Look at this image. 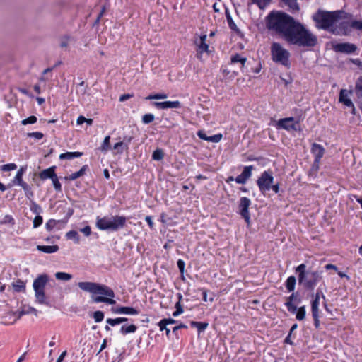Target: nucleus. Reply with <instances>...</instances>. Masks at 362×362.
Segmentation results:
<instances>
[{
    "label": "nucleus",
    "instance_id": "1",
    "mask_svg": "<svg viewBox=\"0 0 362 362\" xmlns=\"http://www.w3.org/2000/svg\"><path fill=\"white\" fill-rule=\"evenodd\" d=\"M266 26L289 45L299 47H313L317 37L300 22L280 11H272L266 17Z\"/></svg>",
    "mask_w": 362,
    "mask_h": 362
},
{
    "label": "nucleus",
    "instance_id": "2",
    "mask_svg": "<svg viewBox=\"0 0 362 362\" xmlns=\"http://www.w3.org/2000/svg\"><path fill=\"white\" fill-rule=\"evenodd\" d=\"M78 286L81 290L92 294L91 300L93 303H105L109 305L116 303V301L112 299L115 296L114 291L106 285L95 282L82 281L78 284Z\"/></svg>",
    "mask_w": 362,
    "mask_h": 362
},
{
    "label": "nucleus",
    "instance_id": "3",
    "mask_svg": "<svg viewBox=\"0 0 362 362\" xmlns=\"http://www.w3.org/2000/svg\"><path fill=\"white\" fill-rule=\"evenodd\" d=\"M348 13L342 10L334 11H326L318 10L313 16V21L316 23L319 28L331 32L332 28L339 21L346 18Z\"/></svg>",
    "mask_w": 362,
    "mask_h": 362
},
{
    "label": "nucleus",
    "instance_id": "4",
    "mask_svg": "<svg viewBox=\"0 0 362 362\" xmlns=\"http://www.w3.org/2000/svg\"><path fill=\"white\" fill-rule=\"evenodd\" d=\"M296 272L298 274V284L306 290H314L317 283L322 279L320 272L306 270L305 264L298 265L296 268Z\"/></svg>",
    "mask_w": 362,
    "mask_h": 362
},
{
    "label": "nucleus",
    "instance_id": "5",
    "mask_svg": "<svg viewBox=\"0 0 362 362\" xmlns=\"http://www.w3.org/2000/svg\"><path fill=\"white\" fill-rule=\"evenodd\" d=\"M127 218L121 216L98 217L96 227L101 230L117 231L126 226Z\"/></svg>",
    "mask_w": 362,
    "mask_h": 362
},
{
    "label": "nucleus",
    "instance_id": "6",
    "mask_svg": "<svg viewBox=\"0 0 362 362\" xmlns=\"http://www.w3.org/2000/svg\"><path fill=\"white\" fill-rule=\"evenodd\" d=\"M271 55L272 60L277 64H280L287 69L291 67L289 60L290 53L284 48L279 42H273L271 47Z\"/></svg>",
    "mask_w": 362,
    "mask_h": 362
},
{
    "label": "nucleus",
    "instance_id": "7",
    "mask_svg": "<svg viewBox=\"0 0 362 362\" xmlns=\"http://www.w3.org/2000/svg\"><path fill=\"white\" fill-rule=\"evenodd\" d=\"M47 281V275L41 274L34 280L33 286L35 291L36 301L40 304L49 305V303L46 300L45 293V288Z\"/></svg>",
    "mask_w": 362,
    "mask_h": 362
},
{
    "label": "nucleus",
    "instance_id": "8",
    "mask_svg": "<svg viewBox=\"0 0 362 362\" xmlns=\"http://www.w3.org/2000/svg\"><path fill=\"white\" fill-rule=\"evenodd\" d=\"M277 129H283L286 131H300V124L298 120H296L294 117H286L280 119L276 123Z\"/></svg>",
    "mask_w": 362,
    "mask_h": 362
},
{
    "label": "nucleus",
    "instance_id": "9",
    "mask_svg": "<svg viewBox=\"0 0 362 362\" xmlns=\"http://www.w3.org/2000/svg\"><path fill=\"white\" fill-rule=\"evenodd\" d=\"M274 180L272 173L264 171L257 181V185L262 192H268L271 189V185Z\"/></svg>",
    "mask_w": 362,
    "mask_h": 362
},
{
    "label": "nucleus",
    "instance_id": "10",
    "mask_svg": "<svg viewBox=\"0 0 362 362\" xmlns=\"http://www.w3.org/2000/svg\"><path fill=\"white\" fill-rule=\"evenodd\" d=\"M351 31V22L342 21L337 22L334 27L332 28L331 33L334 35H347Z\"/></svg>",
    "mask_w": 362,
    "mask_h": 362
},
{
    "label": "nucleus",
    "instance_id": "11",
    "mask_svg": "<svg viewBox=\"0 0 362 362\" xmlns=\"http://www.w3.org/2000/svg\"><path fill=\"white\" fill-rule=\"evenodd\" d=\"M333 49L337 52L351 54L357 49V47L354 44L343 42L334 45Z\"/></svg>",
    "mask_w": 362,
    "mask_h": 362
},
{
    "label": "nucleus",
    "instance_id": "12",
    "mask_svg": "<svg viewBox=\"0 0 362 362\" xmlns=\"http://www.w3.org/2000/svg\"><path fill=\"white\" fill-rule=\"evenodd\" d=\"M249 207V199L242 197L240 201L239 209L241 216L244 218L245 222L249 225V213L247 209Z\"/></svg>",
    "mask_w": 362,
    "mask_h": 362
},
{
    "label": "nucleus",
    "instance_id": "13",
    "mask_svg": "<svg viewBox=\"0 0 362 362\" xmlns=\"http://www.w3.org/2000/svg\"><path fill=\"white\" fill-rule=\"evenodd\" d=\"M324 147L319 144L314 143L311 146V153L314 155V159L321 160L322 158L325 154Z\"/></svg>",
    "mask_w": 362,
    "mask_h": 362
},
{
    "label": "nucleus",
    "instance_id": "14",
    "mask_svg": "<svg viewBox=\"0 0 362 362\" xmlns=\"http://www.w3.org/2000/svg\"><path fill=\"white\" fill-rule=\"evenodd\" d=\"M197 136L202 140L213 142V143H218L222 139L221 134H214L213 136H208L206 135V132H204L202 130H199L197 132Z\"/></svg>",
    "mask_w": 362,
    "mask_h": 362
},
{
    "label": "nucleus",
    "instance_id": "15",
    "mask_svg": "<svg viewBox=\"0 0 362 362\" xmlns=\"http://www.w3.org/2000/svg\"><path fill=\"white\" fill-rule=\"evenodd\" d=\"M154 105L160 109L180 108L181 107L180 103L178 100L156 102Z\"/></svg>",
    "mask_w": 362,
    "mask_h": 362
},
{
    "label": "nucleus",
    "instance_id": "16",
    "mask_svg": "<svg viewBox=\"0 0 362 362\" xmlns=\"http://www.w3.org/2000/svg\"><path fill=\"white\" fill-rule=\"evenodd\" d=\"M226 17L227 19V22L228 24L229 28L236 33L238 35H239L240 37H243V33L239 30L236 24L234 23L228 10L226 8Z\"/></svg>",
    "mask_w": 362,
    "mask_h": 362
},
{
    "label": "nucleus",
    "instance_id": "17",
    "mask_svg": "<svg viewBox=\"0 0 362 362\" xmlns=\"http://www.w3.org/2000/svg\"><path fill=\"white\" fill-rule=\"evenodd\" d=\"M55 166H52L49 168L45 169L39 173V177L42 180H45L47 179H52L55 177Z\"/></svg>",
    "mask_w": 362,
    "mask_h": 362
},
{
    "label": "nucleus",
    "instance_id": "18",
    "mask_svg": "<svg viewBox=\"0 0 362 362\" xmlns=\"http://www.w3.org/2000/svg\"><path fill=\"white\" fill-rule=\"evenodd\" d=\"M296 299V296L293 293L289 297H288L285 305L288 312L291 313H295L297 310V306L293 303V301Z\"/></svg>",
    "mask_w": 362,
    "mask_h": 362
},
{
    "label": "nucleus",
    "instance_id": "19",
    "mask_svg": "<svg viewBox=\"0 0 362 362\" xmlns=\"http://www.w3.org/2000/svg\"><path fill=\"white\" fill-rule=\"evenodd\" d=\"M115 313L117 314H127V315H137L139 314V310L132 307H119L116 308L115 310Z\"/></svg>",
    "mask_w": 362,
    "mask_h": 362
},
{
    "label": "nucleus",
    "instance_id": "20",
    "mask_svg": "<svg viewBox=\"0 0 362 362\" xmlns=\"http://www.w3.org/2000/svg\"><path fill=\"white\" fill-rule=\"evenodd\" d=\"M206 35H203L200 37L199 43L197 44L198 49L197 52L199 54H202L203 52H208L209 51V45L206 43Z\"/></svg>",
    "mask_w": 362,
    "mask_h": 362
},
{
    "label": "nucleus",
    "instance_id": "21",
    "mask_svg": "<svg viewBox=\"0 0 362 362\" xmlns=\"http://www.w3.org/2000/svg\"><path fill=\"white\" fill-rule=\"evenodd\" d=\"M37 250L45 253H54L59 250V246L54 245H37Z\"/></svg>",
    "mask_w": 362,
    "mask_h": 362
},
{
    "label": "nucleus",
    "instance_id": "22",
    "mask_svg": "<svg viewBox=\"0 0 362 362\" xmlns=\"http://www.w3.org/2000/svg\"><path fill=\"white\" fill-rule=\"evenodd\" d=\"M88 170V166L87 165H85L78 171L69 175V176L66 177L65 179L69 180H74L83 176Z\"/></svg>",
    "mask_w": 362,
    "mask_h": 362
},
{
    "label": "nucleus",
    "instance_id": "23",
    "mask_svg": "<svg viewBox=\"0 0 362 362\" xmlns=\"http://www.w3.org/2000/svg\"><path fill=\"white\" fill-rule=\"evenodd\" d=\"M249 177V166H245L243 173L235 179L237 183L244 184Z\"/></svg>",
    "mask_w": 362,
    "mask_h": 362
},
{
    "label": "nucleus",
    "instance_id": "24",
    "mask_svg": "<svg viewBox=\"0 0 362 362\" xmlns=\"http://www.w3.org/2000/svg\"><path fill=\"white\" fill-rule=\"evenodd\" d=\"M26 170L25 166H22L18 170L14 179L13 180V184L15 185H19L24 181L23 180V175Z\"/></svg>",
    "mask_w": 362,
    "mask_h": 362
},
{
    "label": "nucleus",
    "instance_id": "25",
    "mask_svg": "<svg viewBox=\"0 0 362 362\" xmlns=\"http://www.w3.org/2000/svg\"><path fill=\"white\" fill-rule=\"evenodd\" d=\"M247 57L243 56L239 54H235L234 55H232L231 58H230V62L232 64L240 63L241 64V67L245 66V64L247 62Z\"/></svg>",
    "mask_w": 362,
    "mask_h": 362
},
{
    "label": "nucleus",
    "instance_id": "26",
    "mask_svg": "<svg viewBox=\"0 0 362 362\" xmlns=\"http://www.w3.org/2000/svg\"><path fill=\"white\" fill-rule=\"evenodd\" d=\"M83 155L82 152H66L61 153L59 155V159L61 160H72L75 158L81 157Z\"/></svg>",
    "mask_w": 362,
    "mask_h": 362
},
{
    "label": "nucleus",
    "instance_id": "27",
    "mask_svg": "<svg viewBox=\"0 0 362 362\" xmlns=\"http://www.w3.org/2000/svg\"><path fill=\"white\" fill-rule=\"evenodd\" d=\"M190 325L192 327H196L197 329L198 333L200 334L208 327L209 324L207 322H203L191 321Z\"/></svg>",
    "mask_w": 362,
    "mask_h": 362
},
{
    "label": "nucleus",
    "instance_id": "28",
    "mask_svg": "<svg viewBox=\"0 0 362 362\" xmlns=\"http://www.w3.org/2000/svg\"><path fill=\"white\" fill-rule=\"evenodd\" d=\"M344 95H346V90L341 89L339 93V100L344 105L349 107H354V103L351 99H344Z\"/></svg>",
    "mask_w": 362,
    "mask_h": 362
},
{
    "label": "nucleus",
    "instance_id": "29",
    "mask_svg": "<svg viewBox=\"0 0 362 362\" xmlns=\"http://www.w3.org/2000/svg\"><path fill=\"white\" fill-rule=\"evenodd\" d=\"M296 283V277L294 276H289L286 281L285 286L286 289L290 292L293 291L295 289Z\"/></svg>",
    "mask_w": 362,
    "mask_h": 362
},
{
    "label": "nucleus",
    "instance_id": "30",
    "mask_svg": "<svg viewBox=\"0 0 362 362\" xmlns=\"http://www.w3.org/2000/svg\"><path fill=\"white\" fill-rule=\"evenodd\" d=\"M34 314L35 316L37 315V310L33 307H23L21 310L18 312V318H20L23 315L27 314Z\"/></svg>",
    "mask_w": 362,
    "mask_h": 362
},
{
    "label": "nucleus",
    "instance_id": "31",
    "mask_svg": "<svg viewBox=\"0 0 362 362\" xmlns=\"http://www.w3.org/2000/svg\"><path fill=\"white\" fill-rule=\"evenodd\" d=\"M137 329V327L134 325H130L129 326L122 325L120 329V332L122 334H127L129 333H134Z\"/></svg>",
    "mask_w": 362,
    "mask_h": 362
},
{
    "label": "nucleus",
    "instance_id": "32",
    "mask_svg": "<svg viewBox=\"0 0 362 362\" xmlns=\"http://www.w3.org/2000/svg\"><path fill=\"white\" fill-rule=\"evenodd\" d=\"M66 237L69 240H74V243L78 244L80 242V237L77 231L70 230L66 234Z\"/></svg>",
    "mask_w": 362,
    "mask_h": 362
},
{
    "label": "nucleus",
    "instance_id": "33",
    "mask_svg": "<svg viewBox=\"0 0 362 362\" xmlns=\"http://www.w3.org/2000/svg\"><path fill=\"white\" fill-rule=\"evenodd\" d=\"M13 288L15 291L21 292L25 291V284L24 283L23 281L18 279L16 282L13 283Z\"/></svg>",
    "mask_w": 362,
    "mask_h": 362
},
{
    "label": "nucleus",
    "instance_id": "34",
    "mask_svg": "<svg viewBox=\"0 0 362 362\" xmlns=\"http://www.w3.org/2000/svg\"><path fill=\"white\" fill-rule=\"evenodd\" d=\"M286 5L293 11H298L300 8L298 4L296 2L297 0H281Z\"/></svg>",
    "mask_w": 362,
    "mask_h": 362
},
{
    "label": "nucleus",
    "instance_id": "35",
    "mask_svg": "<svg viewBox=\"0 0 362 362\" xmlns=\"http://www.w3.org/2000/svg\"><path fill=\"white\" fill-rule=\"evenodd\" d=\"M128 319L126 318V317H117V318H115V319H112V318H107L106 320V322L108 325H111V326H115L117 325H119V324H121L122 322H124L126 321H127Z\"/></svg>",
    "mask_w": 362,
    "mask_h": 362
},
{
    "label": "nucleus",
    "instance_id": "36",
    "mask_svg": "<svg viewBox=\"0 0 362 362\" xmlns=\"http://www.w3.org/2000/svg\"><path fill=\"white\" fill-rule=\"evenodd\" d=\"M175 323H176V320L173 318H164L158 322V325L160 330L163 331L165 325H171Z\"/></svg>",
    "mask_w": 362,
    "mask_h": 362
},
{
    "label": "nucleus",
    "instance_id": "37",
    "mask_svg": "<svg viewBox=\"0 0 362 362\" xmlns=\"http://www.w3.org/2000/svg\"><path fill=\"white\" fill-rule=\"evenodd\" d=\"M55 278L60 281H69L72 279V275L65 272H57L55 274Z\"/></svg>",
    "mask_w": 362,
    "mask_h": 362
},
{
    "label": "nucleus",
    "instance_id": "38",
    "mask_svg": "<svg viewBox=\"0 0 362 362\" xmlns=\"http://www.w3.org/2000/svg\"><path fill=\"white\" fill-rule=\"evenodd\" d=\"M295 313H296V318L298 320H300V321L303 320L305 317V313H306L305 307L301 306L299 308H297V310Z\"/></svg>",
    "mask_w": 362,
    "mask_h": 362
},
{
    "label": "nucleus",
    "instance_id": "39",
    "mask_svg": "<svg viewBox=\"0 0 362 362\" xmlns=\"http://www.w3.org/2000/svg\"><path fill=\"white\" fill-rule=\"evenodd\" d=\"M355 90L358 98H362V76L356 82Z\"/></svg>",
    "mask_w": 362,
    "mask_h": 362
},
{
    "label": "nucleus",
    "instance_id": "40",
    "mask_svg": "<svg viewBox=\"0 0 362 362\" xmlns=\"http://www.w3.org/2000/svg\"><path fill=\"white\" fill-rule=\"evenodd\" d=\"M110 136H106L103 140V142L100 146V150L103 152H107L110 148Z\"/></svg>",
    "mask_w": 362,
    "mask_h": 362
},
{
    "label": "nucleus",
    "instance_id": "41",
    "mask_svg": "<svg viewBox=\"0 0 362 362\" xmlns=\"http://www.w3.org/2000/svg\"><path fill=\"white\" fill-rule=\"evenodd\" d=\"M252 3L256 4L260 9H264L272 1V0H250Z\"/></svg>",
    "mask_w": 362,
    "mask_h": 362
},
{
    "label": "nucleus",
    "instance_id": "42",
    "mask_svg": "<svg viewBox=\"0 0 362 362\" xmlns=\"http://www.w3.org/2000/svg\"><path fill=\"white\" fill-rule=\"evenodd\" d=\"M164 157V153L162 149L158 148L153 152L152 158L155 160H160Z\"/></svg>",
    "mask_w": 362,
    "mask_h": 362
},
{
    "label": "nucleus",
    "instance_id": "43",
    "mask_svg": "<svg viewBox=\"0 0 362 362\" xmlns=\"http://www.w3.org/2000/svg\"><path fill=\"white\" fill-rule=\"evenodd\" d=\"M320 298H322L324 300H326L325 296L324 295L322 290L320 288H318L314 296V299L312 301H316L317 303L320 304Z\"/></svg>",
    "mask_w": 362,
    "mask_h": 362
},
{
    "label": "nucleus",
    "instance_id": "44",
    "mask_svg": "<svg viewBox=\"0 0 362 362\" xmlns=\"http://www.w3.org/2000/svg\"><path fill=\"white\" fill-rule=\"evenodd\" d=\"M61 221H57L54 219H49L45 224V228L48 231H51L58 223Z\"/></svg>",
    "mask_w": 362,
    "mask_h": 362
},
{
    "label": "nucleus",
    "instance_id": "45",
    "mask_svg": "<svg viewBox=\"0 0 362 362\" xmlns=\"http://www.w3.org/2000/svg\"><path fill=\"white\" fill-rule=\"evenodd\" d=\"M319 305L320 304L317 303L316 301L311 302V311L313 316H320Z\"/></svg>",
    "mask_w": 362,
    "mask_h": 362
},
{
    "label": "nucleus",
    "instance_id": "46",
    "mask_svg": "<svg viewBox=\"0 0 362 362\" xmlns=\"http://www.w3.org/2000/svg\"><path fill=\"white\" fill-rule=\"evenodd\" d=\"M168 98V95L165 93H156L154 95H148L146 99L147 100H160L165 99Z\"/></svg>",
    "mask_w": 362,
    "mask_h": 362
},
{
    "label": "nucleus",
    "instance_id": "47",
    "mask_svg": "<svg viewBox=\"0 0 362 362\" xmlns=\"http://www.w3.org/2000/svg\"><path fill=\"white\" fill-rule=\"evenodd\" d=\"M93 317L95 322H100L104 319V313L102 311L98 310L93 313Z\"/></svg>",
    "mask_w": 362,
    "mask_h": 362
},
{
    "label": "nucleus",
    "instance_id": "48",
    "mask_svg": "<svg viewBox=\"0 0 362 362\" xmlns=\"http://www.w3.org/2000/svg\"><path fill=\"white\" fill-rule=\"evenodd\" d=\"M37 117L35 116H34V115H32V116L28 117L26 119H23L21 121V124L23 125H27V124H35L37 122Z\"/></svg>",
    "mask_w": 362,
    "mask_h": 362
},
{
    "label": "nucleus",
    "instance_id": "49",
    "mask_svg": "<svg viewBox=\"0 0 362 362\" xmlns=\"http://www.w3.org/2000/svg\"><path fill=\"white\" fill-rule=\"evenodd\" d=\"M154 119H155V117L153 114H151V113L145 114L142 117V122L144 124H149V123H151L154 120Z\"/></svg>",
    "mask_w": 362,
    "mask_h": 362
},
{
    "label": "nucleus",
    "instance_id": "50",
    "mask_svg": "<svg viewBox=\"0 0 362 362\" xmlns=\"http://www.w3.org/2000/svg\"><path fill=\"white\" fill-rule=\"evenodd\" d=\"M176 310L173 313V317H177L183 313V308L180 301L175 304Z\"/></svg>",
    "mask_w": 362,
    "mask_h": 362
},
{
    "label": "nucleus",
    "instance_id": "51",
    "mask_svg": "<svg viewBox=\"0 0 362 362\" xmlns=\"http://www.w3.org/2000/svg\"><path fill=\"white\" fill-rule=\"evenodd\" d=\"M71 37L69 36H63L60 40V47L62 48L67 47Z\"/></svg>",
    "mask_w": 362,
    "mask_h": 362
},
{
    "label": "nucleus",
    "instance_id": "52",
    "mask_svg": "<svg viewBox=\"0 0 362 362\" xmlns=\"http://www.w3.org/2000/svg\"><path fill=\"white\" fill-rule=\"evenodd\" d=\"M30 210L35 214L39 215L42 209L37 203L33 202L32 205L30 206Z\"/></svg>",
    "mask_w": 362,
    "mask_h": 362
},
{
    "label": "nucleus",
    "instance_id": "53",
    "mask_svg": "<svg viewBox=\"0 0 362 362\" xmlns=\"http://www.w3.org/2000/svg\"><path fill=\"white\" fill-rule=\"evenodd\" d=\"M52 183H53L54 189L57 191L60 192L62 190V185H61V183L59 181V179H58L57 175H55V177H54L52 179Z\"/></svg>",
    "mask_w": 362,
    "mask_h": 362
},
{
    "label": "nucleus",
    "instance_id": "54",
    "mask_svg": "<svg viewBox=\"0 0 362 362\" xmlns=\"http://www.w3.org/2000/svg\"><path fill=\"white\" fill-rule=\"evenodd\" d=\"M351 29L362 30V21H352L351 22Z\"/></svg>",
    "mask_w": 362,
    "mask_h": 362
},
{
    "label": "nucleus",
    "instance_id": "55",
    "mask_svg": "<svg viewBox=\"0 0 362 362\" xmlns=\"http://www.w3.org/2000/svg\"><path fill=\"white\" fill-rule=\"evenodd\" d=\"M17 168V165L15 163H8L1 166V170L3 171H11Z\"/></svg>",
    "mask_w": 362,
    "mask_h": 362
},
{
    "label": "nucleus",
    "instance_id": "56",
    "mask_svg": "<svg viewBox=\"0 0 362 362\" xmlns=\"http://www.w3.org/2000/svg\"><path fill=\"white\" fill-rule=\"evenodd\" d=\"M27 136L28 137H33L37 140H40L41 139L43 138L44 136V134L41 132H29L27 134Z\"/></svg>",
    "mask_w": 362,
    "mask_h": 362
},
{
    "label": "nucleus",
    "instance_id": "57",
    "mask_svg": "<svg viewBox=\"0 0 362 362\" xmlns=\"http://www.w3.org/2000/svg\"><path fill=\"white\" fill-rule=\"evenodd\" d=\"M42 217L40 215H37L33 220V228H36L42 223Z\"/></svg>",
    "mask_w": 362,
    "mask_h": 362
},
{
    "label": "nucleus",
    "instance_id": "58",
    "mask_svg": "<svg viewBox=\"0 0 362 362\" xmlns=\"http://www.w3.org/2000/svg\"><path fill=\"white\" fill-rule=\"evenodd\" d=\"M320 160H317L314 159L313 163L310 168V173H317L320 168Z\"/></svg>",
    "mask_w": 362,
    "mask_h": 362
},
{
    "label": "nucleus",
    "instance_id": "59",
    "mask_svg": "<svg viewBox=\"0 0 362 362\" xmlns=\"http://www.w3.org/2000/svg\"><path fill=\"white\" fill-rule=\"evenodd\" d=\"M177 264V267H178L180 273L182 274H183L184 272H185V262L182 259H178Z\"/></svg>",
    "mask_w": 362,
    "mask_h": 362
},
{
    "label": "nucleus",
    "instance_id": "60",
    "mask_svg": "<svg viewBox=\"0 0 362 362\" xmlns=\"http://www.w3.org/2000/svg\"><path fill=\"white\" fill-rule=\"evenodd\" d=\"M132 140V136H125L124 138V141L122 142H124V149L125 150H127L129 148V144L131 143Z\"/></svg>",
    "mask_w": 362,
    "mask_h": 362
},
{
    "label": "nucleus",
    "instance_id": "61",
    "mask_svg": "<svg viewBox=\"0 0 362 362\" xmlns=\"http://www.w3.org/2000/svg\"><path fill=\"white\" fill-rule=\"evenodd\" d=\"M133 96H134L133 94H129V93L123 94V95H120L119 100V102H124V101L132 98Z\"/></svg>",
    "mask_w": 362,
    "mask_h": 362
},
{
    "label": "nucleus",
    "instance_id": "62",
    "mask_svg": "<svg viewBox=\"0 0 362 362\" xmlns=\"http://www.w3.org/2000/svg\"><path fill=\"white\" fill-rule=\"evenodd\" d=\"M81 232L83 233L86 236H89L91 233V228L89 226H85L81 229Z\"/></svg>",
    "mask_w": 362,
    "mask_h": 362
},
{
    "label": "nucleus",
    "instance_id": "63",
    "mask_svg": "<svg viewBox=\"0 0 362 362\" xmlns=\"http://www.w3.org/2000/svg\"><path fill=\"white\" fill-rule=\"evenodd\" d=\"M182 328L186 329V328H187V326L183 323H180L178 325H177L173 328V332L175 333L177 330L182 329Z\"/></svg>",
    "mask_w": 362,
    "mask_h": 362
},
{
    "label": "nucleus",
    "instance_id": "64",
    "mask_svg": "<svg viewBox=\"0 0 362 362\" xmlns=\"http://www.w3.org/2000/svg\"><path fill=\"white\" fill-rule=\"evenodd\" d=\"M18 186H21L23 189L25 193H26L27 192H28L29 190L31 189L30 186L29 185H28L26 182H22Z\"/></svg>",
    "mask_w": 362,
    "mask_h": 362
}]
</instances>
